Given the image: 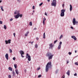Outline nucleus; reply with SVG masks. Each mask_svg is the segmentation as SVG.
I'll return each mask as SVG.
<instances>
[{
	"mask_svg": "<svg viewBox=\"0 0 78 78\" xmlns=\"http://www.w3.org/2000/svg\"><path fill=\"white\" fill-rule=\"evenodd\" d=\"M5 42L6 44H8V41L5 40Z\"/></svg>",
	"mask_w": 78,
	"mask_h": 78,
	"instance_id": "bb28decb",
	"label": "nucleus"
},
{
	"mask_svg": "<svg viewBox=\"0 0 78 78\" xmlns=\"http://www.w3.org/2000/svg\"><path fill=\"white\" fill-rule=\"evenodd\" d=\"M61 45H58V49L60 50V48H61Z\"/></svg>",
	"mask_w": 78,
	"mask_h": 78,
	"instance_id": "f3484780",
	"label": "nucleus"
},
{
	"mask_svg": "<svg viewBox=\"0 0 78 78\" xmlns=\"http://www.w3.org/2000/svg\"><path fill=\"white\" fill-rule=\"evenodd\" d=\"M3 23V22L1 21H0V24H2Z\"/></svg>",
	"mask_w": 78,
	"mask_h": 78,
	"instance_id": "37998d69",
	"label": "nucleus"
},
{
	"mask_svg": "<svg viewBox=\"0 0 78 78\" xmlns=\"http://www.w3.org/2000/svg\"><path fill=\"white\" fill-rule=\"evenodd\" d=\"M33 14H34V13H32V15H33Z\"/></svg>",
	"mask_w": 78,
	"mask_h": 78,
	"instance_id": "0e129e2a",
	"label": "nucleus"
},
{
	"mask_svg": "<svg viewBox=\"0 0 78 78\" xmlns=\"http://www.w3.org/2000/svg\"><path fill=\"white\" fill-rule=\"evenodd\" d=\"M63 76H64L63 77V76H62V77H63L62 78H65V76H64V75Z\"/></svg>",
	"mask_w": 78,
	"mask_h": 78,
	"instance_id": "4d7b16f0",
	"label": "nucleus"
},
{
	"mask_svg": "<svg viewBox=\"0 0 78 78\" xmlns=\"http://www.w3.org/2000/svg\"><path fill=\"white\" fill-rule=\"evenodd\" d=\"M26 71H27V70L25 69L24 70V72H25V73H26Z\"/></svg>",
	"mask_w": 78,
	"mask_h": 78,
	"instance_id": "6e6d98bb",
	"label": "nucleus"
},
{
	"mask_svg": "<svg viewBox=\"0 0 78 78\" xmlns=\"http://www.w3.org/2000/svg\"><path fill=\"white\" fill-rule=\"evenodd\" d=\"M26 58H28V60L29 61H31V56L29 55L28 54H27L26 56Z\"/></svg>",
	"mask_w": 78,
	"mask_h": 78,
	"instance_id": "423d86ee",
	"label": "nucleus"
},
{
	"mask_svg": "<svg viewBox=\"0 0 78 78\" xmlns=\"http://www.w3.org/2000/svg\"><path fill=\"white\" fill-rule=\"evenodd\" d=\"M70 28H71V29H73V27H71Z\"/></svg>",
	"mask_w": 78,
	"mask_h": 78,
	"instance_id": "3c124183",
	"label": "nucleus"
},
{
	"mask_svg": "<svg viewBox=\"0 0 78 78\" xmlns=\"http://www.w3.org/2000/svg\"><path fill=\"white\" fill-rule=\"evenodd\" d=\"M43 4V2H41V3L40 4H39V6H42V4Z\"/></svg>",
	"mask_w": 78,
	"mask_h": 78,
	"instance_id": "2f4dec72",
	"label": "nucleus"
},
{
	"mask_svg": "<svg viewBox=\"0 0 78 78\" xmlns=\"http://www.w3.org/2000/svg\"><path fill=\"white\" fill-rule=\"evenodd\" d=\"M75 64L77 66H78V62H75Z\"/></svg>",
	"mask_w": 78,
	"mask_h": 78,
	"instance_id": "ea45409f",
	"label": "nucleus"
},
{
	"mask_svg": "<svg viewBox=\"0 0 78 78\" xmlns=\"http://www.w3.org/2000/svg\"><path fill=\"white\" fill-rule=\"evenodd\" d=\"M73 25H75L76 24H77L78 23V21H76L75 18H74L73 20Z\"/></svg>",
	"mask_w": 78,
	"mask_h": 78,
	"instance_id": "0eeeda50",
	"label": "nucleus"
},
{
	"mask_svg": "<svg viewBox=\"0 0 78 78\" xmlns=\"http://www.w3.org/2000/svg\"><path fill=\"white\" fill-rule=\"evenodd\" d=\"M49 49H51V50L53 49V46H54V45H53V44L51 43L49 45Z\"/></svg>",
	"mask_w": 78,
	"mask_h": 78,
	"instance_id": "6e6552de",
	"label": "nucleus"
},
{
	"mask_svg": "<svg viewBox=\"0 0 78 78\" xmlns=\"http://www.w3.org/2000/svg\"><path fill=\"white\" fill-rule=\"evenodd\" d=\"M62 37H63V36L62 35H61V36L60 37L59 39H61Z\"/></svg>",
	"mask_w": 78,
	"mask_h": 78,
	"instance_id": "393cba45",
	"label": "nucleus"
},
{
	"mask_svg": "<svg viewBox=\"0 0 78 78\" xmlns=\"http://www.w3.org/2000/svg\"><path fill=\"white\" fill-rule=\"evenodd\" d=\"M59 45H62V42L60 41L59 43Z\"/></svg>",
	"mask_w": 78,
	"mask_h": 78,
	"instance_id": "f704fd0d",
	"label": "nucleus"
},
{
	"mask_svg": "<svg viewBox=\"0 0 78 78\" xmlns=\"http://www.w3.org/2000/svg\"><path fill=\"white\" fill-rule=\"evenodd\" d=\"M12 20H13V19H12V18L10 19V21H12Z\"/></svg>",
	"mask_w": 78,
	"mask_h": 78,
	"instance_id": "09e8293b",
	"label": "nucleus"
},
{
	"mask_svg": "<svg viewBox=\"0 0 78 78\" xmlns=\"http://www.w3.org/2000/svg\"><path fill=\"white\" fill-rule=\"evenodd\" d=\"M35 12L34 10H33V12Z\"/></svg>",
	"mask_w": 78,
	"mask_h": 78,
	"instance_id": "69168bd1",
	"label": "nucleus"
},
{
	"mask_svg": "<svg viewBox=\"0 0 78 78\" xmlns=\"http://www.w3.org/2000/svg\"><path fill=\"white\" fill-rule=\"evenodd\" d=\"M23 55V54H21V56L22 58H24V56Z\"/></svg>",
	"mask_w": 78,
	"mask_h": 78,
	"instance_id": "e433bc0d",
	"label": "nucleus"
},
{
	"mask_svg": "<svg viewBox=\"0 0 78 78\" xmlns=\"http://www.w3.org/2000/svg\"><path fill=\"white\" fill-rule=\"evenodd\" d=\"M44 14L45 16H48V15H47V13H46V12H45Z\"/></svg>",
	"mask_w": 78,
	"mask_h": 78,
	"instance_id": "58836bf2",
	"label": "nucleus"
},
{
	"mask_svg": "<svg viewBox=\"0 0 78 78\" xmlns=\"http://www.w3.org/2000/svg\"><path fill=\"white\" fill-rule=\"evenodd\" d=\"M35 47L36 48H38V45L37 44H36L35 45Z\"/></svg>",
	"mask_w": 78,
	"mask_h": 78,
	"instance_id": "a211bd4d",
	"label": "nucleus"
},
{
	"mask_svg": "<svg viewBox=\"0 0 78 78\" xmlns=\"http://www.w3.org/2000/svg\"><path fill=\"white\" fill-rule=\"evenodd\" d=\"M5 57L6 59H7V60H8L9 58H8V54H6L5 55Z\"/></svg>",
	"mask_w": 78,
	"mask_h": 78,
	"instance_id": "f8f14e48",
	"label": "nucleus"
},
{
	"mask_svg": "<svg viewBox=\"0 0 78 78\" xmlns=\"http://www.w3.org/2000/svg\"><path fill=\"white\" fill-rule=\"evenodd\" d=\"M45 33H44L43 34V38L45 39Z\"/></svg>",
	"mask_w": 78,
	"mask_h": 78,
	"instance_id": "aec40b11",
	"label": "nucleus"
},
{
	"mask_svg": "<svg viewBox=\"0 0 78 78\" xmlns=\"http://www.w3.org/2000/svg\"><path fill=\"white\" fill-rule=\"evenodd\" d=\"M74 76H77V74L76 73H75V74H74Z\"/></svg>",
	"mask_w": 78,
	"mask_h": 78,
	"instance_id": "4c0bfd02",
	"label": "nucleus"
},
{
	"mask_svg": "<svg viewBox=\"0 0 78 78\" xmlns=\"http://www.w3.org/2000/svg\"><path fill=\"white\" fill-rule=\"evenodd\" d=\"M29 25H30V26H32V22H30V23H29Z\"/></svg>",
	"mask_w": 78,
	"mask_h": 78,
	"instance_id": "5701e85b",
	"label": "nucleus"
},
{
	"mask_svg": "<svg viewBox=\"0 0 78 78\" xmlns=\"http://www.w3.org/2000/svg\"><path fill=\"white\" fill-rule=\"evenodd\" d=\"M14 67L15 69H17V65L16 64L14 65Z\"/></svg>",
	"mask_w": 78,
	"mask_h": 78,
	"instance_id": "a878e982",
	"label": "nucleus"
},
{
	"mask_svg": "<svg viewBox=\"0 0 78 78\" xmlns=\"http://www.w3.org/2000/svg\"><path fill=\"white\" fill-rule=\"evenodd\" d=\"M41 76H42V75H39L38 76V78H41Z\"/></svg>",
	"mask_w": 78,
	"mask_h": 78,
	"instance_id": "c9c22d12",
	"label": "nucleus"
},
{
	"mask_svg": "<svg viewBox=\"0 0 78 78\" xmlns=\"http://www.w3.org/2000/svg\"><path fill=\"white\" fill-rule=\"evenodd\" d=\"M2 0H0V3H2Z\"/></svg>",
	"mask_w": 78,
	"mask_h": 78,
	"instance_id": "13d9d810",
	"label": "nucleus"
},
{
	"mask_svg": "<svg viewBox=\"0 0 78 78\" xmlns=\"http://www.w3.org/2000/svg\"><path fill=\"white\" fill-rule=\"evenodd\" d=\"M20 53L21 55H24V52L22 50L20 51Z\"/></svg>",
	"mask_w": 78,
	"mask_h": 78,
	"instance_id": "9b49d317",
	"label": "nucleus"
},
{
	"mask_svg": "<svg viewBox=\"0 0 78 78\" xmlns=\"http://www.w3.org/2000/svg\"><path fill=\"white\" fill-rule=\"evenodd\" d=\"M0 8L1 9H2V11H4V9H3V6H1Z\"/></svg>",
	"mask_w": 78,
	"mask_h": 78,
	"instance_id": "412c9836",
	"label": "nucleus"
},
{
	"mask_svg": "<svg viewBox=\"0 0 78 78\" xmlns=\"http://www.w3.org/2000/svg\"><path fill=\"white\" fill-rule=\"evenodd\" d=\"M41 69L40 68H38L37 69V70H40Z\"/></svg>",
	"mask_w": 78,
	"mask_h": 78,
	"instance_id": "49530a36",
	"label": "nucleus"
},
{
	"mask_svg": "<svg viewBox=\"0 0 78 78\" xmlns=\"http://www.w3.org/2000/svg\"><path fill=\"white\" fill-rule=\"evenodd\" d=\"M19 11H18V14H19V17L20 16V17H22V14H20V13H19Z\"/></svg>",
	"mask_w": 78,
	"mask_h": 78,
	"instance_id": "ddd939ff",
	"label": "nucleus"
},
{
	"mask_svg": "<svg viewBox=\"0 0 78 78\" xmlns=\"http://www.w3.org/2000/svg\"><path fill=\"white\" fill-rule=\"evenodd\" d=\"M17 2H18V3H20V2H21V0H17Z\"/></svg>",
	"mask_w": 78,
	"mask_h": 78,
	"instance_id": "c756f323",
	"label": "nucleus"
},
{
	"mask_svg": "<svg viewBox=\"0 0 78 78\" xmlns=\"http://www.w3.org/2000/svg\"><path fill=\"white\" fill-rule=\"evenodd\" d=\"M29 34V32H27L25 34V36H27L28 34Z\"/></svg>",
	"mask_w": 78,
	"mask_h": 78,
	"instance_id": "dca6fc26",
	"label": "nucleus"
},
{
	"mask_svg": "<svg viewBox=\"0 0 78 78\" xmlns=\"http://www.w3.org/2000/svg\"><path fill=\"white\" fill-rule=\"evenodd\" d=\"M43 25H45V21L43 20Z\"/></svg>",
	"mask_w": 78,
	"mask_h": 78,
	"instance_id": "a19ab883",
	"label": "nucleus"
},
{
	"mask_svg": "<svg viewBox=\"0 0 78 78\" xmlns=\"http://www.w3.org/2000/svg\"><path fill=\"white\" fill-rule=\"evenodd\" d=\"M58 70H59L58 69H57L55 71V73H57L58 72Z\"/></svg>",
	"mask_w": 78,
	"mask_h": 78,
	"instance_id": "c85d7f7f",
	"label": "nucleus"
},
{
	"mask_svg": "<svg viewBox=\"0 0 78 78\" xmlns=\"http://www.w3.org/2000/svg\"><path fill=\"white\" fill-rule=\"evenodd\" d=\"M14 14L16 15V14H17V15H15V19H18L19 17V13L18 11H16L14 12Z\"/></svg>",
	"mask_w": 78,
	"mask_h": 78,
	"instance_id": "20e7f679",
	"label": "nucleus"
},
{
	"mask_svg": "<svg viewBox=\"0 0 78 78\" xmlns=\"http://www.w3.org/2000/svg\"><path fill=\"white\" fill-rule=\"evenodd\" d=\"M68 54H69V55H72V52H69L68 53Z\"/></svg>",
	"mask_w": 78,
	"mask_h": 78,
	"instance_id": "72a5a7b5",
	"label": "nucleus"
},
{
	"mask_svg": "<svg viewBox=\"0 0 78 78\" xmlns=\"http://www.w3.org/2000/svg\"><path fill=\"white\" fill-rule=\"evenodd\" d=\"M45 20H46V18H43V21H45Z\"/></svg>",
	"mask_w": 78,
	"mask_h": 78,
	"instance_id": "79ce46f5",
	"label": "nucleus"
},
{
	"mask_svg": "<svg viewBox=\"0 0 78 78\" xmlns=\"http://www.w3.org/2000/svg\"><path fill=\"white\" fill-rule=\"evenodd\" d=\"M73 9V7H72V5L70 4V9H69L70 11H72Z\"/></svg>",
	"mask_w": 78,
	"mask_h": 78,
	"instance_id": "1a4fd4ad",
	"label": "nucleus"
},
{
	"mask_svg": "<svg viewBox=\"0 0 78 78\" xmlns=\"http://www.w3.org/2000/svg\"><path fill=\"white\" fill-rule=\"evenodd\" d=\"M13 60H14V61H15V60H16V58L15 57H13Z\"/></svg>",
	"mask_w": 78,
	"mask_h": 78,
	"instance_id": "a18cd8bd",
	"label": "nucleus"
},
{
	"mask_svg": "<svg viewBox=\"0 0 78 78\" xmlns=\"http://www.w3.org/2000/svg\"><path fill=\"white\" fill-rule=\"evenodd\" d=\"M37 29L36 28H34V30H36Z\"/></svg>",
	"mask_w": 78,
	"mask_h": 78,
	"instance_id": "603ef678",
	"label": "nucleus"
},
{
	"mask_svg": "<svg viewBox=\"0 0 78 78\" xmlns=\"http://www.w3.org/2000/svg\"><path fill=\"white\" fill-rule=\"evenodd\" d=\"M58 42V40H56L54 41V43L55 44L56 43V42Z\"/></svg>",
	"mask_w": 78,
	"mask_h": 78,
	"instance_id": "b1692460",
	"label": "nucleus"
},
{
	"mask_svg": "<svg viewBox=\"0 0 78 78\" xmlns=\"http://www.w3.org/2000/svg\"><path fill=\"white\" fill-rule=\"evenodd\" d=\"M13 76H15V72L14 71H13Z\"/></svg>",
	"mask_w": 78,
	"mask_h": 78,
	"instance_id": "473e14b6",
	"label": "nucleus"
},
{
	"mask_svg": "<svg viewBox=\"0 0 78 78\" xmlns=\"http://www.w3.org/2000/svg\"><path fill=\"white\" fill-rule=\"evenodd\" d=\"M64 4H63L62 5V7H64Z\"/></svg>",
	"mask_w": 78,
	"mask_h": 78,
	"instance_id": "864d4df0",
	"label": "nucleus"
},
{
	"mask_svg": "<svg viewBox=\"0 0 78 78\" xmlns=\"http://www.w3.org/2000/svg\"><path fill=\"white\" fill-rule=\"evenodd\" d=\"M8 43L9 44H11V40L10 39H9L8 41Z\"/></svg>",
	"mask_w": 78,
	"mask_h": 78,
	"instance_id": "4be33fe9",
	"label": "nucleus"
},
{
	"mask_svg": "<svg viewBox=\"0 0 78 78\" xmlns=\"http://www.w3.org/2000/svg\"><path fill=\"white\" fill-rule=\"evenodd\" d=\"M47 1L48 2H50V0H47Z\"/></svg>",
	"mask_w": 78,
	"mask_h": 78,
	"instance_id": "bf43d9fd",
	"label": "nucleus"
},
{
	"mask_svg": "<svg viewBox=\"0 0 78 78\" xmlns=\"http://www.w3.org/2000/svg\"><path fill=\"white\" fill-rule=\"evenodd\" d=\"M34 8H35V7L34 6H33V9H34Z\"/></svg>",
	"mask_w": 78,
	"mask_h": 78,
	"instance_id": "de8ad7c7",
	"label": "nucleus"
},
{
	"mask_svg": "<svg viewBox=\"0 0 78 78\" xmlns=\"http://www.w3.org/2000/svg\"><path fill=\"white\" fill-rule=\"evenodd\" d=\"M51 67V62H49L47 63L46 66L45 71L46 72L48 71V69Z\"/></svg>",
	"mask_w": 78,
	"mask_h": 78,
	"instance_id": "f257e3e1",
	"label": "nucleus"
},
{
	"mask_svg": "<svg viewBox=\"0 0 78 78\" xmlns=\"http://www.w3.org/2000/svg\"><path fill=\"white\" fill-rule=\"evenodd\" d=\"M77 52V51L76 50L75 51V53H76Z\"/></svg>",
	"mask_w": 78,
	"mask_h": 78,
	"instance_id": "680f3d73",
	"label": "nucleus"
},
{
	"mask_svg": "<svg viewBox=\"0 0 78 78\" xmlns=\"http://www.w3.org/2000/svg\"><path fill=\"white\" fill-rule=\"evenodd\" d=\"M33 42H34V41H32L31 42V44H32V45H33Z\"/></svg>",
	"mask_w": 78,
	"mask_h": 78,
	"instance_id": "5fc2aeb1",
	"label": "nucleus"
},
{
	"mask_svg": "<svg viewBox=\"0 0 78 78\" xmlns=\"http://www.w3.org/2000/svg\"><path fill=\"white\" fill-rule=\"evenodd\" d=\"M54 56V55H52L51 52H48L46 55V56L48 57V59L50 60L53 58V56Z\"/></svg>",
	"mask_w": 78,
	"mask_h": 78,
	"instance_id": "f03ea898",
	"label": "nucleus"
},
{
	"mask_svg": "<svg viewBox=\"0 0 78 78\" xmlns=\"http://www.w3.org/2000/svg\"><path fill=\"white\" fill-rule=\"evenodd\" d=\"M15 72L17 74V75H19V70L17 69H16L15 70Z\"/></svg>",
	"mask_w": 78,
	"mask_h": 78,
	"instance_id": "4468645a",
	"label": "nucleus"
},
{
	"mask_svg": "<svg viewBox=\"0 0 78 78\" xmlns=\"http://www.w3.org/2000/svg\"><path fill=\"white\" fill-rule=\"evenodd\" d=\"M13 35L14 36V37H16V34H15V33H13Z\"/></svg>",
	"mask_w": 78,
	"mask_h": 78,
	"instance_id": "8fccbe9b",
	"label": "nucleus"
},
{
	"mask_svg": "<svg viewBox=\"0 0 78 78\" xmlns=\"http://www.w3.org/2000/svg\"><path fill=\"white\" fill-rule=\"evenodd\" d=\"M66 11L65 9H63L61 10V12L60 13V16L61 17H64V12Z\"/></svg>",
	"mask_w": 78,
	"mask_h": 78,
	"instance_id": "7ed1b4c3",
	"label": "nucleus"
},
{
	"mask_svg": "<svg viewBox=\"0 0 78 78\" xmlns=\"http://www.w3.org/2000/svg\"><path fill=\"white\" fill-rule=\"evenodd\" d=\"M36 39H37V40H38L39 39V38H36Z\"/></svg>",
	"mask_w": 78,
	"mask_h": 78,
	"instance_id": "e2e57ef3",
	"label": "nucleus"
},
{
	"mask_svg": "<svg viewBox=\"0 0 78 78\" xmlns=\"http://www.w3.org/2000/svg\"><path fill=\"white\" fill-rule=\"evenodd\" d=\"M31 43V41H30V42H29V44L30 43Z\"/></svg>",
	"mask_w": 78,
	"mask_h": 78,
	"instance_id": "338daca9",
	"label": "nucleus"
},
{
	"mask_svg": "<svg viewBox=\"0 0 78 78\" xmlns=\"http://www.w3.org/2000/svg\"><path fill=\"white\" fill-rule=\"evenodd\" d=\"M8 77L9 78H11V76L10 75H9L8 76Z\"/></svg>",
	"mask_w": 78,
	"mask_h": 78,
	"instance_id": "7c9ffc66",
	"label": "nucleus"
},
{
	"mask_svg": "<svg viewBox=\"0 0 78 78\" xmlns=\"http://www.w3.org/2000/svg\"><path fill=\"white\" fill-rule=\"evenodd\" d=\"M8 69L9 70H10V71H12V69L11 67H9Z\"/></svg>",
	"mask_w": 78,
	"mask_h": 78,
	"instance_id": "6ab92c4d",
	"label": "nucleus"
},
{
	"mask_svg": "<svg viewBox=\"0 0 78 78\" xmlns=\"http://www.w3.org/2000/svg\"><path fill=\"white\" fill-rule=\"evenodd\" d=\"M29 62H28V63Z\"/></svg>",
	"mask_w": 78,
	"mask_h": 78,
	"instance_id": "774afa93",
	"label": "nucleus"
},
{
	"mask_svg": "<svg viewBox=\"0 0 78 78\" xmlns=\"http://www.w3.org/2000/svg\"><path fill=\"white\" fill-rule=\"evenodd\" d=\"M66 73L68 76H70V71L68 70Z\"/></svg>",
	"mask_w": 78,
	"mask_h": 78,
	"instance_id": "2eb2a0df",
	"label": "nucleus"
},
{
	"mask_svg": "<svg viewBox=\"0 0 78 78\" xmlns=\"http://www.w3.org/2000/svg\"><path fill=\"white\" fill-rule=\"evenodd\" d=\"M9 51H10V53H12V50L10 49Z\"/></svg>",
	"mask_w": 78,
	"mask_h": 78,
	"instance_id": "c03bdc74",
	"label": "nucleus"
},
{
	"mask_svg": "<svg viewBox=\"0 0 78 78\" xmlns=\"http://www.w3.org/2000/svg\"><path fill=\"white\" fill-rule=\"evenodd\" d=\"M67 64H68V63H69V61H67Z\"/></svg>",
	"mask_w": 78,
	"mask_h": 78,
	"instance_id": "052dcab7",
	"label": "nucleus"
},
{
	"mask_svg": "<svg viewBox=\"0 0 78 78\" xmlns=\"http://www.w3.org/2000/svg\"><path fill=\"white\" fill-rule=\"evenodd\" d=\"M71 37L73 39L74 41H76V39H77L76 38V37L74 36H72Z\"/></svg>",
	"mask_w": 78,
	"mask_h": 78,
	"instance_id": "9d476101",
	"label": "nucleus"
},
{
	"mask_svg": "<svg viewBox=\"0 0 78 78\" xmlns=\"http://www.w3.org/2000/svg\"><path fill=\"white\" fill-rule=\"evenodd\" d=\"M4 28L5 30H6V25H4Z\"/></svg>",
	"mask_w": 78,
	"mask_h": 78,
	"instance_id": "cd10ccee",
	"label": "nucleus"
},
{
	"mask_svg": "<svg viewBox=\"0 0 78 78\" xmlns=\"http://www.w3.org/2000/svg\"><path fill=\"white\" fill-rule=\"evenodd\" d=\"M51 6H54L55 7L56 6V0H53L51 4Z\"/></svg>",
	"mask_w": 78,
	"mask_h": 78,
	"instance_id": "39448f33",
	"label": "nucleus"
}]
</instances>
